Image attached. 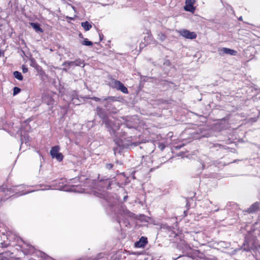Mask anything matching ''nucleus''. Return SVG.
<instances>
[{"instance_id":"obj_20","label":"nucleus","mask_w":260,"mask_h":260,"mask_svg":"<svg viewBox=\"0 0 260 260\" xmlns=\"http://www.w3.org/2000/svg\"><path fill=\"white\" fill-rule=\"evenodd\" d=\"M107 111L113 114L117 113L118 112V110L115 107H112V106L110 108H109L108 109H107Z\"/></svg>"},{"instance_id":"obj_14","label":"nucleus","mask_w":260,"mask_h":260,"mask_svg":"<svg viewBox=\"0 0 260 260\" xmlns=\"http://www.w3.org/2000/svg\"><path fill=\"white\" fill-rule=\"evenodd\" d=\"M30 24L36 32L40 33L43 32V29L40 27L39 23L31 22Z\"/></svg>"},{"instance_id":"obj_17","label":"nucleus","mask_w":260,"mask_h":260,"mask_svg":"<svg viewBox=\"0 0 260 260\" xmlns=\"http://www.w3.org/2000/svg\"><path fill=\"white\" fill-rule=\"evenodd\" d=\"M15 78L19 80H22L23 76L21 75V73L18 71H15L13 73Z\"/></svg>"},{"instance_id":"obj_23","label":"nucleus","mask_w":260,"mask_h":260,"mask_svg":"<svg viewBox=\"0 0 260 260\" xmlns=\"http://www.w3.org/2000/svg\"><path fill=\"white\" fill-rule=\"evenodd\" d=\"M166 146L164 143H159L158 144V148L161 151H163Z\"/></svg>"},{"instance_id":"obj_8","label":"nucleus","mask_w":260,"mask_h":260,"mask_svg":"<svg viewBox=\"0 0 260 260\" xmlns=\"http://www.w3.org/2000/svg\"><path fill=\"white\" fill-rule=\"evenodd\" d=\"M116 99L115 96H108L102 99V102L105 103L104 107L107 108V110L111 107L114 102L117 101Z\"/></svg>"},{"instance_id":"obj_4","label":"nucleus","mask_w":260,"mask_h":260,"mask_svg":"<svg viewBox=\"0 0 260 260\" xmlns=\"http://www.w3.org/2000/svg\"><path fill=\"white\" fill-rule=\"evenodd\" d=\"M59 149L58 146H55L53 147L50 150V154L52 158H55L60 161L63 159V155L59 152Z\"/></svg>"},{"instance_id":"obj_27","label":"nucleus","mask_w":260,"mask_h":260,"mask_svg":"<svg viewBox=\"0 0 260 260\" xmlns=\"http://www.w3.org/2000/svg\"><path fill=\"white\" fill-rule=\"evenodd\" d=\"M1 244L2 247H7L9 245L8 244L6 243L5 242L1 243Z\"/></svg>"},{"instance_id":"obj_18","label":"nucleus","mask_w":260,"mask_h":260,"mask_svg":"<svg viewBox=\"0 0 260 260\" xmlns=\"http://www.w3.org/2000/svg\"><path fill=\"white\" fill-rule=\"evenodd\" d=\"M81 44L83 45L88 46H92L93 45L92 42L89 41L87 39H84V40L82 42Z\"/></svg>"},{"instance_id":"obj_3","label":"nucleus","mask_w":260,"mask_h":260,"mask_svg":"<svg viewBox=\"0 0 260 260\" xmlns=\"http://www.w3.org/2000/svg\"><path fill=\"white\" fill-rule=\"evenodd\" d=\"M14 240L17 242L15 245L18 246L24 254H29L34 252L35 248L32 246L26 243L17 236L15 237Z\"/></svg>"},{"instance_id":"obj_25","label":"nucleus","mask_w":260,"mask_h":260,"mask_svg":"<svg viewBox=\"0 0 260 260\" xmlns=\"http://www.w3.org/2000/svg\"><path fill=\"white\" fill-rule=\"evenodd\" d=\"M113 167V165L112 164H107L106 165V168L107 169H111Z\"/></svg>"},{"instance_id":"obj_19","label":"nucleus","mask_w":260,"mask_h":260,"mask_svg":"<svg viewBox=\"0 0 260 260\" xmlns=\"http://www.w3.org/2000/svg\"><path fill=\"white\" fill-rule=\"evenodd\" d=\"M166 39V36L165 34L162 33H159L158 35V39L160 41L163 42Z\"/></svg>"},{"instance_id":"obj_5","label":"nucleus","mask_w":260,"mask_h":260,"mask_svg":"<svg viewBox=\"0 0 260 260\" xmlns=\"http://www.w3.org/2000/svg\"><path fill=\"white\" fill-rule=\"evenodd\" d=\"M112 87L118 90H120L124 93H128V91L127 88L124 86L123 84L119 81L114 80L112 82Z\"/></svg>"},{"instance_id":"obj_24","label":"nucleus","mask_w":260,"mask_h":260,"mask_svg":"<svg viewBox=\"0 0 260 260\" xmlns=\"http://www.w3.org/2000/svg\"><path fill=\"white\" fill-rule=\"evenodd\" d=\"M22 70L23 73H25L28 71V69L25 66L23 65L22 67Z\"/></svg>"},{"instance_id":"obj_28","label":"nucleus","mask_w":260,"mask_h":260,"mask_svg":"<svg viewBox=\"0 0 260 260\" xmlns=\"http://www.w3.org/2000/svg\"><path fill=\"white\" fill-rule=\"evenodd\" d=\"M103 183H106V184H107V188H108L109 187H110V181H108V180H106L105 181L103 182Z\"/></svg>"},{"instance_id":"obj_26","label":"nucleus","mask_w":260,"mask_h":260,"mask_svg":"<svg viewBox=\"0 0 260 260\" xmlns=\"http://www.w3.org/2000/svg\"><path fill=\"white\" fill-rule=\"evenodd\" d=\"M91 99L94 100L96 102H100L102 101V99L95 96L91 98Z\"/></svg>"},{"instance_id":"obj_31","label":"nucleus","mask_w":260,"mask_h":260,"mask_svg":"<svg viewBox=\"0 0 260 260\" xmlns=\"http://www.w3.org/2000/svg\"><path fill=\"white\" fill-rule=\"evenodd\" d=\"M147 39H148V40H150L151 39V37H150V36H147Z\"/></svg>"},{"instance_id":"obj_29","label":"nucleus","mask_w":260,"mask_h":260,"mask_svg":"<svg viewBox=\"0 0 260 260\" xmlns=\"http://www.w3.org/2000/svg\"><path fill=\"white\" fill-rule=\"evenodd\" d=\"M34 190H32V191H26V192H23V193H19V196H21V195H23V194H27L29 192H31L32 191H34Z\"/></svg>"},{"instance_id":"obj_2","label":"nucleus","mask_w":260,"mask_h":260,"mask_svg":"<svg viewBox=\"0 0 260 260\" xmlns=\"http://www.w3.org/2000/svg\"><path fill=\"white\" fill-rule=\"evenodd\" d=\"M97 115L103 120V122L105 123L107 127L111 129V131L113 133L119 128V125H114V127L112 126V122L108 119L107 114L105 110L100 107L96 108Z\"/></svg>"},{"instance_id":"obj_12","label":"nucleus","mask_w":260,"mask_h":260,"mask_svg":"<svg viewBox=\"0 0 260 260\" xmlns=\"http://www.w3.org/2000/svg\"><path fill=\"white\" fill-rule=\"evenodd\" d=\"M62 66L65 67V68L63 69V70L67 72L70 67L75 66V61H66L62 63Z\"/></svg>"},{"instance_id":"obj_32","label":"nucleus","mask_w":260,"mask_h":260,"mask_svg":"<svg viewBox=\"0 0 260 260\" xmlns=\"http://www.w3.org/2000/svg\"><path fill=\"white\" fill-rule=\"evenodd\" d=\"M3 54V52H2L0 51V56H1Z\"/></svg>"},{"instance_id":"obj_10","label":"nucleus","mask_w":260,"mask_h":260,"mask_svg":"<svg viewBox=\"0 0 260 260\" xmlns=\"http://www.w3.org/2000/svg\"><path fill=\"white\" fill-rule=\"evenodd\" d=\"M148 243L147 238L142 237L140 240L135 244V247L137 248H143Z\"/></svg>"},{"instance_id":"obj_15","label":"nucleus","mask_w":260,"mask_h":260,"mask_svg":"<svg viewBox=\"0 0 260 260\" xmlns=\"http://www.w3.org/2000/svg\"><path fill=\"white\" fill-rule=\"evenodd\" d=\"M81 26L83 27L85 31L90 30L92 25L88 21L83 22L81 23Z\"/></svg>"},{"instance_id":"obj_1","label":"nucleus","mask_w":260,"mask_h":260,"mask_svg":"<svg viewBox=\"0 0 260 260\" xmlns=\"http://www.w3.org/2000/svg\"><path fill=\"white\" fill-rule=\"evenodd\" d=\"M125 135L124 134L123 136H122L121 138H115L114 139V142L115 144L117 145V147H115L113 149L114 152L115 154H116L117 153H120L121 151L125 147H128L129 145H133L134 146H138V143H131V144L129 143H126L125 142H129V140H126V138L125 137H123V136Z\"/></svg>"},{"instance_id":"obj_13","label":"nucleus","mask_w":260,"mask_h":260,"mask_svg":"<svg viewBox=\"0 0 260 260\" xmlns=\"http://www.w3.org/2000/svg\"><path fill=\"white\" fill-rule=\"evenodd\" d=\"M43 101L45 103L47 104L48 105H53L54 103L53 99L50 96L48 95H45L43 97Z\"/></svg>"},{"instance_id":"obj_34","label":"nucleus","mask_w":260,"mask_h":260,"mask_svg":"<svg viewBox=\"0 0 260 260\" xmlns=\"http://www.w3.org/2000/svg\"><path fill=\"white\" fill-rule=\"evenodd\" d=\"M240 20H241L242 19V17H241L240 18H239Z\"/></svg>"},{"instance_id":"obj_11","label":"nucleus","mask_w":260,"mask_h":260,"mask_svg":"<svg viewBox=\"0 0 260 260\" xmlns=\"http://www.w3.org/2000/svg\"><path fill=\"white\" fill-rule=\"evenodd\" d=\"M259 207V202H255L252 204L251 206L247 209V212L249 213H252L256 211H257Z\"/></svg>"},{"instance_id":"obj_33","label":"nucleus","mask_w":260,"mask_h":260,"mask_svg":"<svg viewBox=\"0 0 260 260\" xmlns=\"http://www.w3.org/2000/svg\"><path fill=\"white\" fill-rule=\"evenodd\" d=\"M45 189H45V188H42V189H41V190H45Z\"/></svg>"},{"instance_id":"obj_7","label":"nucleus","mask_w":260,"mask_h":260,"mask_svg":"<svg viewBox=\"0 0 260 260\" xmlns=\"http://www.w3.org/2000/svg\"><path fill=\"white\" fill-rule=\"evenodd\" d=\"M218 53L220 55H223L224 54H230L231 55H236L237 52L234 50L228 48H221L218 49Z\"/></svg>"},{"instance_id":"obj_35","label":"nucleus","mask_w":260,"mask_h":260,"mask_svg":"<svg viewBox=\"0 0 260 260\" xmlns=\"http://www.w3.org/2000/svg\"><path fill=\"white\" fill-rule=\"evenodd\" d=\"M21 188H23V186H20Z\"/></svg>"},{"instance_id":"obj_30","label":"nucleus","mask_w":260,"mask_h":260,"mask_svg":"<svg viewBox=\"0 0 260 260\" xmlns=\"http://www.w3.org/2000/svg\"><path fill=\"white\" fill-rule=\"evenodd\" d=\"M99 36H100V41H102L104 37L103 35H102L101 34H99Z\"/></svg>"},{"instance_id":"obj_16","label":"nucleus","mask_w":260,"mask_h":260,"mask_svg":"<svg viewBox=\"0 0 260 260\" xmlns=\"http://www.w3.org/2000/svg\"><path fill=\"white\" fill-rule=\"evenodd\" d=\"M75 66L84 67L85 66L84 61L80 58H78L75 60Z\"/></svg>"},{"instance_id":"obj_9","label":"nucleus","mask_w":260,"mask_h":260,"mask_svg":"<svg viewBox=\"0 0 260 260\" xmlns=\"http://www.w3.org/2000/svg\"><path fill=\"white\" fill-rule=\"evenodd\" d=\"M195 3L196 0H186L184 9L187 11L193 12L195 10V8L193 7Z\"/></svg>"},{"instance_id":"obj_6","label":"nucleus","mask_w":260,"mask_h":260,"mask_svg":"<svg viewBox=\"0 0 260 260\" xmlns=\"http://www.w3.org/2000/svg\"><path fill=\"white\" fill-rule=\"evenodd\" d=\"M182 37L188 39H194L197 38V34L194 32H190L187 29H182L179 31Z\"/></svg>"},{"instance_id":"obj_22","label":"nucleus","mask_w":260,"mask_h":260,"mask_svg":"<svg viewBox=\"0 0 260 260\" xmlns=\"http://www.w3.org/2000/svg\"><path fill=\"white\" fill-rule=\"evenodd\" d=\"M11 189V188L9 189L8 188L6 187L5 186H4V185L0 186V190L3 191L4 192H5L6 191H10Z\"/></svg>"},{"instance_id":"obj_21","label":"nucleus","mask_w":260,"mask_h":260,"mask_svg":"<svg viewBox=\"0 0 260 260\" xmlns=\"http://www.w3.org/2000/svg\"><path fill=\"white\" fill-rule=\"evenodd\" d=\"M21 91V89L17 87H15L13 89V95H15L19 93Z\"/></svg>"}]
</instances>
